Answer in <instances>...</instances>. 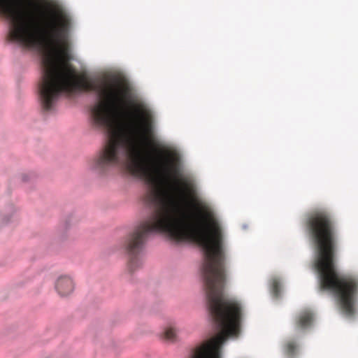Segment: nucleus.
Listing matches in <instances>:
<instances>
[{"label":"nucleus","mask_w":358,"mask_h":358,"mask_svg":"<svg viewBox=\"0 0 358 358\" xmlns=\"http://www.w3.org/2000/svg\"><path fill=\"white\" fill-rule=\"evenodd\" d=\"M303 225L316 250L313 266L320 290L331 292L342 311L352 316L358 296V278L338 271L337 229L333 215L325 209H315L307 215Z\"/></svg>","instance_id":"nucleus-1"},{"label":"nucleus","mask_w":358,"mask_h":358,"mask_svg":"<svg viewBox=\"0 0 358 358\" xmlns=\"http://www.w3.org/2000/svg\"><path fill=\"white\" fill-rule=\"evenodd\" d=\"M314 321V315L310 310L301 311L294 319V330L296 334H302L309 329Z\"/></svg>","instance_id":"nucleus-2"},{"label":"nucleus","mask_w":358,"mask_h":358,"mask_svg":"<svg viewBox=\"0 0 358 358\" xmlns=\"http://www.w3.org/2000/svg\"><path fill=\"white\" fill-rule=\"evenodd\" d=\"M55 287L61 296L68 295L73 289V281L69 277H60L57 281Z\"/></svg>","instance_id":"nucleus-3"},{"label":"nucleus","mask_w":358,"mask_h":358,"mask_svg":"<svg viewBox=\"0 0 358 358\" xmlns=\"http://www.w3.org/2000/svg\"><path fill=\"white\" fill-rule=\"evenodd\" d=\"M162 338L167 342H175L177 338L175 329L172 327H166L162 334Z\"/></svg>","instance_id":"nucleus-4"},{"label":"nucleus","mask_w":358,"mask_h":358,"mask_svg":"<svg viewBox=\"0 0 358 358\" xmlns=\"http://www.w3.org/2000/svg\"><path fill=\"white\" fill-rule=\"evenodd\" d=\"M297 343L292 340L288 341L285 345V350L287 355L294 356L297 350Z\"/></svg>","instance_id":"nucleus-5"},{"label":"nucleus","mask_w":358,"mask_h":358,"mask_svg":"<svg viewBox=\"0 0 358 358\" xmlns=\"http://www.w3.org/2000/svg\"><path fill=\"white\" fill-rule=\"evenodd\" d=\"M281 285L277 278H273L271 280V292L273 296L278 298L280 295Z\"/></svg>","instance_id":"nucleus-6"}]
</instances>
